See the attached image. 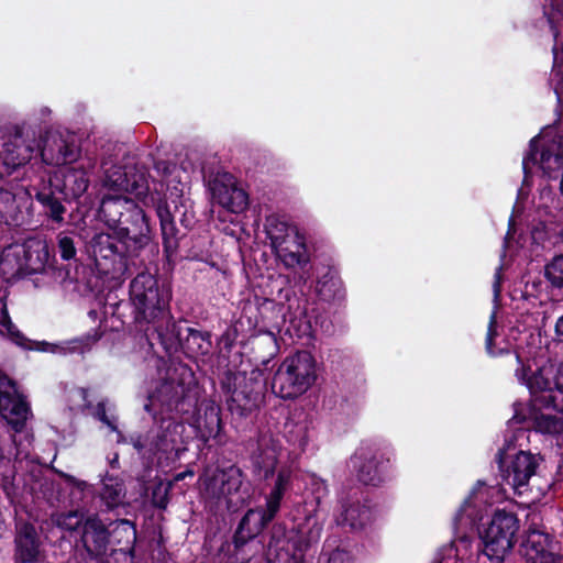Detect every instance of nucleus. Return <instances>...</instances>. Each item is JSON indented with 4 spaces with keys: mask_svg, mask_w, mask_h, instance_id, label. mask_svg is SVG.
Listing matches in <instances>:
<instances>
[{
    "mask_svg": "<svg viewBox=\"0 0 563 563\" xmlns=\"http://www.w3.org/2000/svg\"><path fill=\"white\" fill-rule=\"evenodd\" d=\"M563 404L558 402V407H534L531 409V420L536 431L556 435L563 432Z\"/></svg>",
    "mask_w": 563,
    "mask_h": 563,
    "instance_id": "18",
    "label": "nucleus"
},
{
    "mask_svg": "<svg viewBox=\"0 0 563 563\" xmlns=\"http://www.w3.org/2000/svg\"><path fill=\"white\" fill-rule=\"evenodd\" d=\"M49 258L45 242L29 240L5 247L0 256V273L5 279L15 278L22 274L37 273L44 268Z\"/></svg>",
    "mask_w": 563,
    "mask_h": 563,
    "instance_id": "7",
    "label": "nucleus"
},
{
    "mask_svg": "<svg viewBox=\"0 0 563 563\" xmlns=\"http://www.w3.org/2000/svg\"><path fill=\"white\" fill-rule=\"evenodd\" d=\"M76 156V147L68 145L65 140L57 135L48 136L41 151L42 161L46 165H66L75 161Z\"/></svg>",
    "mask_w": 563,
    "mask_h": 563,
    "instance_id": "22",
    "label": "nucleus"
},
{
    "mask_svg": "<svg viewBox=\"0 0 563 563\" xmlns=\"http://www.w3.org/2000/svg\"><path fill=\"white\" fill-rule=\"evenodd\" d=\"M1 377H7V375H4V374H2V373L0 372V378H1Z\"/></svg>",
    "mask_w": 563,
    "mask_h": 563,
    "instance_id": "53",
    "label": "nucleus"
},
{
    "mask_svg": "<svg viewBox=\"0 0 563 563\" xmlns=\"http://www.w3.org/2000/svg\"><path fill=\"white\" fill-rule=\"evenodd\" d=\"M81 542L91 555L98 556L107 551L109 533L104 525L96 517L87 518L82 526Z\"/></svg>",
    "mask_w": 563,
    "mask_h": 563,
    "instance_id": "20",
    "label": "nucleus"
},
{
    "mask_svg": "<svg viewBox=\"0 0 563 563\" xmlns=\"http://www.w3.org/2000/svg\"><path fill=\"white\" fill-rule=\"evenodd\" d=\"M282 455V443L277 438L271 434H264L260 438L256 452L253 455L255 466L267 476L272 474Z\"/></svg>",
    "mask_w": 563,
    "mask_h": 563,
    "instance_id": "19",
    "label": "nucleus"
},
{
    "mask_svg": "<svg viewBox=\"0 0 563 563\" xmlns=\"http://www.w3.org/2000/svg\"><path fill=\"white\" fill-rule=\"evenodd\" d=\"M518 379L527 386L531 394V406L558 407L556 368L543 355L527 360V365L516 372Z\"/></svg>",
    "mask_w": 563,
    "mask_h": 563,
    "instance_id": "4",
    "label": "nucleus"
},
{
    "mask_svg": "<svg viewBox=\"0 0 563 563\" xmlns=\"http://www.w3.org/2000/svg\"><path fill=\"white\" fill-rule=\"evenodd\" d=\"M495 319H496V314L494 311L490 316V321H489L488 332H487V338H486L487 352L493 356L500 355V354L509 351L508 343H505L501 341L500 342L496 341L498 334L496 331V320Z\"/></svg>",
    "mask_w": 563,
    "mask_h": 563,
    "instance_id": "35",
    "label": "nucleus"
},
{
    "mask_svg": "<svg viewBox=\"0 0 563 563\" xmlns=\"http://www.w3.org/2000/svg\"><path fill=\"white\" fill-rule=\"evenodd\" d=\"M57 527L66 531H75L81 525L84 526V515L79 511H68L58 514L53 518Z\"/></svg>",
    "mask_w": 563,
    "mask_h": 563,
    "instance_id": "36",
    "label": "nucleus"
},
{
    "mask_svg": "<svg viewBox=\"0 0 563 563\" xmlns=\"http://www.w3.org/2000/svg\"><path fill=\"white\" fill-rule=\"evenodd\" d=\"M317 379L316 357L308 351H298L282 361L273 376L272 390L283 399H296L306 394Z\"/></svg>",
    "mask_w": 563,
    "mask_h": 563,
    "instance_id": "3",
    "label": "nucleus"
},
{
    "mask_svg": "<svg viewBox=\"0 0 563 563\" xmlns=\"http://www.w3.org/2000/svg\"><path fill=\"white\" fill-rule=\"evenodd\" d=\"M556 544L549 533L545 531L538 529L536 527H530L525 534V538L521 543V551L528 562L537 559L538 555H542L548 552Z\"/></svg>",
    "mask_w": 563,
    "mask_h": 563,
    "instance_id": "25",
    "label": "nucleus"
},
{
    "mask_svg": "<svg viewBox=\"0 0 563 563\" xmlns=\"http://www.w3.org/2000/svg\"><path fill=\"white\" fill-rule=\"evenodd\" d=\"M38 145L29 135L18 131L3 143L0 158L8 173L25 165L32 158Z\"/></svg>",
    "mask_w": 563,
    "mask_h": 563,
    "instance_id": "15",
    "label": "nucleus"
},
{
    "mask_svg": "<svg viewBox=\"0 0 563 563\" xmlns=\"http://www.w3.org/2000/svg\"><path fill=\"white\" fill-rule=\"evenodd\" d=\"M328 563H350V555L344 550L336 549L329 554Z\"/></svg>",
    "mask_w": 563,
    "mask_h": 563,
    "instance_id": "41",
    "label": "nucleus"
},
{
    "mask_svg": "<svg viewBox=\"0 0 563 563\" xmlns=\"http://www.w3.org/2000/svg\"><path fill=\"white\" fill-rule=\"evenodd\" d=\"M25 439H26L27 444H30V443H31V439H32V437H31L30 434H26V435H25Z\"/></svg>",
    "mask_w": 563,
    "mask_h": 563,
    "instance_id": "48",
    "label": "nucleus"
},
{
    "mask_svg": "<svg viewBox=\"0 0 563 563\" xmlns=\"http://www.w3.org/2000/svg\"><path fill=\"white\" fill-rule=\"evenodd\" d=\"M93 416L103 422L111 431L117 433L118 442L121 441L122 434L118 430L117 417L110 408H107V404L104 401H101L97 405Z\"/></svg>",
    "mask_w": 563,
    "mask_h": 563,
    "instance_id": "37",
    "label": "nucleus"
},
{
    "mask_svg": "<svg viewBox=\"0 0 563 563\" xmlns=\"http://www.w3.org/2000/svg\"><path fill=\"white\" fill-rule=\"evenodd\" d=\"M0 415L16 433L22 432L32 417L30 404L8 376L0 378Z\"/></svg>",
    "mask_w": 563,
    "mask_h": 563,
    "instance_id": "12",
    "label": "nucleus"
},
{
    "mask_svg": "<svg viewBox=\"0 0 563 563\" xmlns=\"http://www.w3.org/2000/svg\"><path fill=\"white\" fill-rule=\"evenodd\" d=\"M185 430V426L179 422H168L166 432L159 438L156 448L163 452L178 451L177 444L180 435Z\"/></svg>",
    "mask_w": 563,
    "mask_h": 563,
    "instance_id": "33",
    "label": "nucleus"
},
{
    "mask_svg": "<svg viewBox=\"0 0 563 563\" xmlns=\"http://www.w3.org/2000/svg\"><path fill=\"white\" fill-rule=\"evenodd\" d=\"M307 525L311 527L307 537L302 541H296L290 544L288 540L284 539L285 531L282 527L274 529L272 539L269 541V549L275 550L279 559L288 558L290 549H294L291 556L296 555V552H302L310 542L319 539L322 527L314 518H307Z\"/></svg>",
    "mask_w": 563,
    "mask_h": 563,
    "instance_id": "16",
    "label": "nucleus"
},
{
    "mask_svg": "<svg viewBox=\"0 0 563 563\" xmlns=\"http://www.w3.org/2000/svg\"><path fill=\"white\" fill-rule=\"evenodd\" d=\"M288 441L300 450H305L312 437V426L309 421H298L287 424Z\"/></svg>",
    "mask_w": 563,
    "mask_h": 563,
    "instance_id": "30",
    "label": "nucleus"
},
{
    "mask_svg": "<svg viewBox=\"0 0 563 563\" xmlns=\"http://www.w3.org/2000/svg\"><path fill=\"white\" fill-rule=\"evenodd\" d=\"M553 19H554V18H553L552 15H550L549 21L552 23V22H553Z\"/></svg>",
    "mask_w": 563,
    "mask_h": 563,
    "instance_id": "52",
    "label": "nucleus"
},
{
    "mask_svg": "<svg viewBox=\"0 0 563 563\" xmlns=\"http://www.w3.org/2000/svg\"><path fill=\"white\" fill-rule=\"evenodd\" d=\"M16 560L22 563H33L40 559V542L36 530L31 525H22L15 538Z\"/></svg>",
    "mask_w": 563,
    "mask_h": 563,
    "instance_id": "23",
    "label": "nucleus"
},
{
    "mask_svg": "<svg viewBox=\"0 0 563 563\" xmlns=\"http://www.w3.org/2000/svg\"><path fill=\"white\" fill-rule=\"evenodd\" d=\"M374 518L372 509L358 503L343 506L341 514L336 517L340 526H347L353 530L363 529Z\"/></svg>",
    "mask_w": 563,
    "mask_h": 563,
    "instance_id": "26",
    "label": "nucleus"
},
{
    "mask_svg": "<svg viewBox=\"0 0 563 563\" xmlns=\"http://www.w3.org/2000/svg\"><path fill=\"white\" fill-rule=\"evenodd\" d=\"M157 489H158V490L163 489L164 496H163L161 499H155V504H156L158 507H161V508H165V507H166V505H167V498H166V496H167V493H168L169 486H168V487H164V488H163L162 486H159Z\"/></svg>",
    "mask_w": 563,
    "mask_h": 563,
    "instance_id": "43",
    "label": "nucleus"
},
{
    "mask_svg": "<svg viewBox=\"0 0 563 563\" xmlns=\"http://www.w3.org/2000/svg\"><path fill=\"white\" fill-rule=\"evenodd\" d=\"M103 188L106 192L100 205V217L118 241L128 246L132 241L135 247H142L150 240L151 230L147 218L134 199L145 207L156 208L164 236L174 234V224L168 209L154 194L148 192L143 174L134 173L131 168L113 166L106 170Z\"/></svg>",
    "mask_w": 563,
    "mask_h": 563,
    "instance_id": "1",
    "label": "nucleus"
},
{
    "mask_svg": "<svg viewBox=\"0 0 563 563\" xmlns=\"http://www.w3.org/2000/svg\"><path fill=\"white\" fill-rule=\"evenodd\" d=\"M298 229L295 225L289 224L278 216H269L266 219L265 232L273 250L288 240L290 233H296Z\"/></svg>",
    "mask_w": 563,
    "mask_h": 563,
    "instance_id": "28",
    "label": "nucleus"
},
{
    "mask_svg": "<svg viewBox=\"0 0 563 563\" xmlns=\"http://www.w3.org/2000/svg\"><path fill=\"white\" fill-rule=\"evenodd\" d=\"M30 197L24 188H18L14 192L0 188V222L14 221L22 207L29 203Z\"/></svg>",
    "mask_w": 563,
    "mask_h": 563,
    "instance_id": "24",
    "label": "nucleus"
},
{
    "mask_svg": "<svg viewBox=\"0 0 563 563\" xmlns=\"http://www.w3.org/2000/svg\"><path fill=\"white\" fill-rule=\"evenodd\" d=\"M556 390L563 394V363L556 367Z\"/></svg>",
    "mask_w": 563,
    "mask_h": 563,
    "instance_id": "42",
    "label": "nucleus"
},
{
    "mask_svg": "<svg viewBox=\"0 0 563 563\" xmlns=\"http://www.w3.org/2000/svg\"><path fill=\"white\" fill-rule=\"evenodd\" d=\"M534 166L551 175L563 167V135L549 126L530 141L529 152L522 159L525 178Z\"/></svg>",
    "mask_w": 563,
    "mask_h": 563,
    "instance_id": "8",
    "label": "nucleus"
},
{
    "mask_svg": "<svg viewBox=\"0 0 563 563\" xmlns=\"http://www.w3.org/2000/svg\"><path fill=\"white\" fill-rule=\"evenodd\" d=\"M499 292H500L499 273H497V274H496V280H495V283H494V294H495V299H497V298H498Z\"/></svg>",
    "mask_w": 563,
    "mask_h": 563,
    "instance_id": "47",
    "label": "nucleus"
},
{
    "mask_svg": "<svg viewBox=\"0 0 563 563\" xmlns=\"http://www.w3.org/2000/svg\"><path fill=\"white\" fill-rule=\"evenodd\" d=\"M471 549L472 540L464 533L457 534L450 544L439 551L434 563H462L471 554Z\"/></svg>",
    "mask_w": 563,
    "mask_h": 563,
    "instance_id": "27",
    "label": "nucleus"
},
{
    "mask_svg": "<svg viewBox=\"0 0 563 563\" xmlns=\"http://www.w3.org/2000/svg\"><path fill=\"white\" fill-rule=\"evenodd\" d=\"M529 563H563V555H561L556 551V545L543 553L541 556L538 555L537 559H533Z\"/></svg>",
    "mask_w": 563,
    "mask_h": 563,
    "instance_id": "40",
    "label": "nucleus"
},
{
    "mask_svg": "<svg viewBox=\"0 0 563 563\" xmlns=\"http://www.w3.org/2000/svg\"><path fill=\"white\" fill-rule=\"evenodd\" d=\"M503 499L499 487L478 482L454 517L455 530H463L478 522L477 534L482 553L494 563H503L512 551L520 528L517 515L505 509H497L484 519L487 507Z\"/></svg>",
    "mask_w": 563,
    "mask_h": 563,
    "instance_id": "2",
    "label": "nucleus"
},
{
    "mask_svg": "<svg viewBox=\"0 0 563 563\" xmlns=\"http://www.w3.org/2000/svg\"><path fill=\"white\" fill-rule=\"evenodd\" d=\"M276 256L288 268L303 267L309 262V255L303 235L297 231L274 250Z\"/></svg>",
    "mask_w": 563,
    "mask_h": 563,
    "instance_id": "17",
    "label": "nucleus"
},
{
    "mask_svg": "<svg viewBox=\"0 0 563 563\" xmlns=\"http://www.w3.org/2000/svg\"><path fill=\"white\" fill-rule=\"evenodd\" d=\"M540 459L527 451L512 453L510 446L499 453V468L503 481L515 494L523 495L529 490V483L537 474Z\"/></svg>",
    "mask_w": 563,
    "mask_h": 563,
    "instance_id": "10",
    "label": "nucleus"
},
{
    "mask_svg": "<svg viewBox=\"0 0 563 563\" xmlns=\"http://www.w3.org/2000/svg\"><path fill=\"white\" fill-rule=\"evenodd\" d=\"M90 168L91 165L87 166L84 163H77L75 166H64L59 168L56 175H60L63 177V186L60 190L66 196H71L74 198L82 196L88 186V172L87 168ZM57 178V176H55Z\"/></svg>",
    "mask_w": 563,
    "mask_h": 563,
    "instance_id": "21",
    "label": "nucleus"
},
{
    "mask_svg": "<svg viewBox=\"0 0 563 563\" xmlns=\"http://www.w3.org/2000/svg\"><path fill=\"white\" fill-rule=\"evenodd\" d=\"M545 275L556 287H563V255L556 256L547 265Z\"/></svg>",
    "mask_w": 563,
    "mask_h": 563,
    "instance_id": "38",
    "label": "nucleus"
},
{
    "mask_svg": "<svg viewBox=\"0 0 563 563\" xmlns=\"http://www.w3.org/2000/svg\"><path fill=\"white\" fill-rule=\"evenodd\" d=\"M130 297L139 318L148 323L164 319L168 314L170 295L150 273H141L134 277L130 285Z\"/></svg>",
    "mask_w": 563,
    "mask_h": 563,
    "instance_id": "6",
    "label": "nucleus"
},
{
    "mask_svg": "<svg viewBox=\"0 0 563 563\" xmlns=\"http://www.w3.org/2000/svg\"><path fill=\"white\" fill-rule=\"evenodd\" d=\"M125 489L123 484L114 478H109L101 492V497L106 505L110 508L117 507L123 503Z\"/></svg>",
    "mask_w": 563,
    "mask_h": 563,
    "instance_id": "34",
    "label": "nucleus"
},
{
    "mask_svg": "<svg viewBox=\"0 0 563 563\" xmlns=\"http://www.w3.org/2000/svg\"><path fill=\"white\" fill-rule=\"evenodd\" d=\"M0 334L10 339L16 345L54 354L82 353L87 347L82 340H71L60 344L35 342L34 345H27V340L12 323L8 314L5 294L2 291H0Z\"/></svg>",
    "mask_w": 563,
    "mask_h": 563,
    "instance_id": "13",
    "label": "nucleus"
},
{
    "mask_svg": "<svg viewBox=\"0 0 563 563\" xmlns=\"http://www.w3.org/2000/svg\"><path fill=\"white\" fill-rule=\"evenodd\" d=\"M291 472L288 468L279 470L271 492L266 496L264 509H250L242 518L235 532V542L244 543L256 537L264 527L271 522L280 508V501L290 487Z\"/></svg>",
    "mask_w": 563,
    "mask_h": 563,
    "instance_id": "5",
    "label": "nucleus"
},
{
    "mask_svg": "<svg viewBox=\"0 0 563 563\" xmlns=\"http://www.w3.org/2000/svg\"><path fill=\"white\" fill-rule=\"evenodd\" d=\"M560 188H561V192H562V195H563V174H562V179H561V186H560Z\"/></svg>",
    "mask_w": 563,
    "mask_h": 563,
    "instance_id": "50",
    "label": "nucleus"
},
{
    "mask_svg": "<svg viewBox=\"0 0 563 563\" xmlns=\"http://www.w3.org/2000/svg\"><path fill=\"white\" fill-rule=\"evenodd\" d=\"M58 247L60 251V255L64 260H70L76 254V249L74 245V241L69 236H59L58 239Z\"/></svg>",
    "mask_w": 563,
    "mask_h": 563,
    "instance_id": "39",
    "label": "nucleus"
},
{
    "mask_svg": "<svg viewBox=\"0 0 563 563\" xmlns=\"http://www.w3.org/2000/svg\"><path fill=\"white\" fill-rule=\"evenodd\" d=\"M225 233H227V234H230V235H234V232H233V231L229 232V231H227V230H225Z\"/></svg>",
    "mask_w": 563,
    "mask_h": 563,
    "instance_id": "51",
    "label": "nucleus"
},
{
    "mask_svg": "<svg viewBox=\"0 0 563 563\" xmlns=\"http://www.w3.org/2000/svg\"><path fill=\"white\" fill-rule=\"evenodd\" d=\"M517 360L519 363H522V355L521 354H517Z\"/></svg>",
    "mask_w": 563,
    "mask_h": 563,
    "instance_id": "49",
    "label": "nucleus"
},
{
    "mask_svg": "<svg viewBox=\"0 0 563 563\" xmlns=\"http://www.w3.org/2000/svg\"><path fill=\"white\" fill-rule=\"evenodd\" d=\"M393 450L383 443L364 442L350 460V466L364 484L378 485L391 466Z\"/></svg>",
    "mask_w": 563,
    "mask_h": 563,
    "instance_id": "9",
    "label": "nucleus"
},
{
    "mask_svg": "<svg viewBox=\"0 0 563 563\" xmlns=\"http://www.w3.org/2000/svg\"><path fill=\"white\" fill-rule=\"evenodd\" d=\"M555 331L560 340L563 341V316L558 320L555 324Z\"/></svg>",
    "mask_w": 563,
    "mask_h": 563,
    "instance_id": "46",
    "label": "nucleus"
},
{
    "mask_svg": "<svg viewBox=\"0 0 563 563\" xmlns=\"http://www.w3.org/2000/svg\"><path fill=\"white\" fill-rule=\"evenodd\" d=\"M187 476L192 477L194 476V471L187 470L185 472L178 473V474L175 475L174 481L175 482H180V481L185 479Z\"/></svg>",
    "mask_w": 563,
    "mask_h": 563,
    "instance_id": "45",
    "label": "nucleus"
},
{
    "mask_svg": "<svg viewBox=\"0 0 563 563\" xmlns=\"http://www.w3.org/2000/svg\"><path fill=\"white\" fill-rule=\"evenodd\" d=\"M36 200L45 209V213L51 220L56 223H62L64 221L66 208L59 199L53 196L52 192H37Z\"/></svg>",
    "mask_w": 563,
    "mask_h": 563,
    "instance_id": "32",
    "label": "nucleus"
},
{
    "mask_svg": "<svg viewBox=\"0 0 563 563\" xmlns=\"http://www.w3.org/2000/svg\"><path fill=\"white\" fill-rule=\"evenodd\" d=\"M210 191L213 201L231 213L240 214L249 207L247 194L228 173L218 174L210 181Z\"/></svg>",
    "mask_w": 563,
    "mask_h": 563,
    "instance_id": "14",
    "label": "nucleus"
},
{
    "mask_svg": "<svg viewBox=\"0 0 563 563\" xmlns=\"http://www.w3.org/2000/svg\"><path fill=\"white\" fill-rule=\"evenodd\" d=\"M222 424L220 411L217 407L210 406L206 409L203 422H199V432L205 441L217 439L221 433Z\"/></svg>",
    "mask_w": 563,
    "mask_h": 563,
    "instance_id": "29",
    "label": "nucleus"
},
{
    "mask_svg": "<svg viewBox=\"0 0 563 563\" xmlns=\"http://www.w3.org/2000/svg\"><path fill=\"white\" fill-rule=\"evenodd\" d=\"M91 249L96 258H112L121 251L110 233H98L91 241Z\"/></svg>",
    "mask_w": 563,
    "mask_h": 563,
    "instance_id": "31",
    "label": "nucleus"
},
{
    "mask_svg": "<svg viewBox=\"0 0 563 563\" xmlns=\"http://www.w3.org/2000/svg\"><path fill=\"white\" fill-rule=\"evenodd\" d=\"M200 481L203 496L208 501H214L217 506L223 504L229 511H235L243 503L242 497L234 499L242 484L239 470H217L211 477H201Z\"/></svg>",
    "mask_w": 563,
    "mask_h": 563,
    "instance_id": "11",
    "label": "nucleus"
},
{
    "mask_svg": "<svg viewBox=\"0 0 563 563\" xmlns=\"http://www.w3.org/2000/svg\"><path fill=\"white\" fill-rule=\"evenodd\" d=\"M13 442L16 445V449H18V456L26 457L27 456V452L25 451V448H24L23 443L18 442L15 437H13Z\"/></svg>",
    "mask_w": 563,
    "mask_h": 563,
    "instance_id": "44",
    "label": "nucleus"
}]
</instances>
